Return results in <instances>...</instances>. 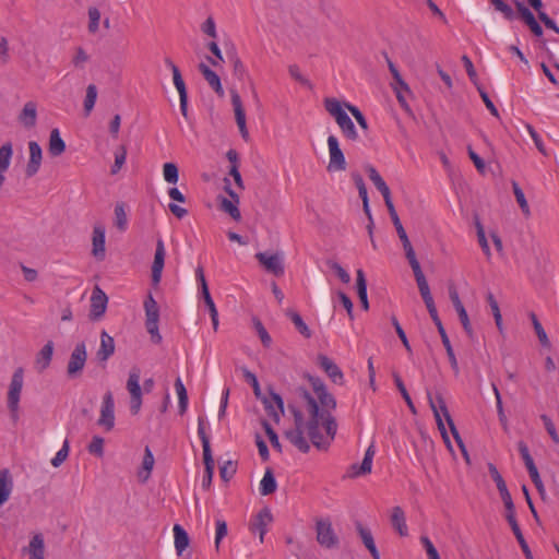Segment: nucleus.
Listing matches in <instances>:
<instances>
[{"label": "nucleus", "instance_id": "nucleus-10", "mask_svg": "<svg viewBox=\"0 0 559 559\" xmlns=\"http://www.w3.org/2000/svg\"><path fill=\"white\" fill-rule=\"evenodd\" d=\"M87 358L86 345L84 342L78 343L70 355L67 366V374L73 379L81 374Z\"/></svg>", "mask_w": 559, "mask_h": 559}, {"label": "nucleus", "instance_id": "nucleus-12", "mask_svg": "<svg viewBox=\"0 0 559 559\" xmlns=\"http://www.w3.org/2000/svg\"><path fill=\"white\" fill-rule=\"evenodd\" d=\"M255 259L269 273L275 276H282L285 272L281 253L267 254L266 252H258Z\"/></svg>", "mask_w": 559, "mask_h": 559}, {"label": "nucleus", "instance_id": "nucleus-13", "mask_svg": "<svg viewBox=\"0 0 559 559\" xmlns=\"http://www.w3.org/2000/svg\"><path fill=\"white\" fill-rule=\"evenodd\" d=\"M97 424L110 431L115 426V402L111 392H107L103 397L100 416Z\"/></svg>", "mask_w": 559, "mask_h": 559}, {"label": "nucleus", "instance_id": "nucleus-30", "mask_svg": "<svg viewBox=\"0 0 559 559\" xmlns=\"http://www.w3.org/2000/svg\"><path fill=\"white\" fill-rule=\"evenodd\" d=\"M391 524L401 536L408 534L405 513L401 507H394L391 514Z\"/></svg>", "mask_w": 559, "mask_h": 559}, {"label": "nucleus", "instance_id": "nucleus-60", "mask_svg": "<svg viewBox=\"0 0 559 559\" xmlns=\"http://www.w3.org/2000/svg\"><path fill=\"white\" fill-rule=\"evenodd\" d=\"M70 444L66 439L61 449L56 453V455L51 460V465L53 467H59L69 456Z\"/></svg>", "mask_w": 559, "mask_h": 559}, {"label": "nucleus", "instance_id": "nucleus-64", "mask_svg": "<svg viewBox=\"0 0 559 559\" xmlns=\"http://www.w3.org/2000/svg\"><path fill=\"white\" fill-rule=\"evenodd\" d=\"M90 60V56L82 47H76L72 58V64L78 69H83L84 64Z\"/></svg>", "mask_w": 559, "mask_h": 559}, {"label": "nucleus", "instance_id": "nucleus-41", "mask_svg": "<svg viewBox=\"0 0 559 559\" xmlns=\"http://www.w3.org/2000/svg\"><path fill=\"white\" fill-rule=\"evenodd\" d=\"M175 389L179 400V414L183 415L188 408V393L180 378L176 379Z\"/></svg>", "mask_w": 559, "mask_h": 559}, {"label": "nucleus", "instance_id": "nucleus-40", "mask_svg": "<svg viewBox=\"0 0 559 559\" xmlns=\"http://www.w3.org/2000/svg\"><path fill=\"white\" fill-rule=\"evenodd\" d=\"M154 463H155V460H154L152 451L150 450L148 447H145L144 456H143V461H142V471L139 473V477L142 478L143 481L148 479L151 472L153 469Z\"/></svg>", "mask_w": 559, "mask_h": 559}, {"label": "nucleus", "instance_id": "nucleus-63", "mask_svg": "<svg viewBox=\"0 0 559 559\" xmlns=\"http://www.w3.org/2000/svg\"><path fill=\"white\" fill-rule=\"evenodd\" d=\"M253 324H254V328L257 330V333H258L263 346L270 347L272 344V338H271L270 334L267 333L266 329L264 328V325L262 324V322L259 319L254 318Z\"/></svg>", "mask_w": 559, "mask_h": 559}, {"label": "nucleus", "instance_id": "nucleus-1", "mask_svg": "<svg viewBox=\"0 0 559 559\" xmlns=\"http://www.w3.org/2000/svg\"><path fill=\"white\" fill-rule=\"evenodd\" d=\"M298 392L307 402L309 419L305 421L302 412L288 404L294 428L286 430L284 437L300 452L308 453L310 445L304 436L306 431L318 450H326L337 430V423L331 413L336 408V400L328 390L317 394V400L304 388H299Z\"/></svg>", "mask_w": 559, "mask_h": 559}, {"label": "nucleus", "instance_id": "nucleus-16", "mask_svg": "<svg viewBox=\"0 0 559 559\" xmlns=\"http://www.w3.org/2000/svg\"><path fill=\"white\" fill-rule=\"evenodd\" d=\"M374 453H376L374 445L370 444L365 452V456H364L361 464L360 465L357 463L352 464L349 466V468L347 469V473L345 476L348 478H356V477L371 473L372 460H373Z\"/></svg>", "mask_w": 559, "mask_h": 559}, {"label": "nucleus", "instance_id": "nucleus-11", "mask_svg": "<svg viewBox=\"0 0 559 559\" xmlns=\"http://www.w3.org/2000/svg\"><path fill=\"white\" fill-rule=\"evenodd\" d=\"M264 405L266 414L278 424L281 416L284 414V401L282 396L275 393L272 389L269 390V395H263L259 399Z\"/></svg>", "mask_w": 559, "mask_h": 559}, {"label": "nucleus", "instance_id": "nucleus-15", "mask_svg": "<svg viewBox=\"0 0 559 559\" xmlns=\"http://www.w3.org/2000/svg\"><path fill=\"white\" fill-rule=\"evenodd\" d=\"M166 249L162 238L156 240V249L152 263V284L158 286L162 281V274L165 265Z\"/></svg>", "mask_w": 559, "mask_h": 559}, {"label": "nucleus", "instance_id": "nucleus-17", "mask_svg": "<svg viewBox=\"0 0 559 559\" xmlns=\"http://www.w3.org/2000/svg\"><path fill=\"white\" fill-rule=\"evenodd\" d=\"M273 522V515L269 508L261 509L250 523V531L259 533L260 542L263 543L267 526Z\"/></svg>", "mask_w": 559, "mask_h": 559}, {"label": "nucleus", "instance_id": "nucleus-35", "mask_svg": "<svg viewBox=\"0 0 559 559\" xmlns=\"http://www.w3.org/2000/svg\"><path fill=\"white\" fill-rule=\"evenodd\" d=\"M285 314L292 320L295 328L298 330V332L305 336L306 338H310L312 336L311 330L308 328V325L304 322L301 316L296 312L293 309L286 310Z\"/></svg>", "mask_w": 559, "mask_h": 559}, {"label": "nucleus", "instance_id": "nucleus-24", "mask_svg": "<svg viewBox=\"0 0 559 559\" xmlns=\"http://www.w3.org/2000/svg\"><path fill=\"white\" fill-rule=\"evenodd\" d=\"M174 84L179 93L180 97V111L185 118L188 117V92L186 87V83L182 79L179 68H175V72L173 73Z\"/></svg>", "mask_w": 559, "mask_h": 559}, {"label": "nucleus", "instance_id": "nucleus-49", "mask_svg": "<svg viewBox=\"0 0 559 559\" xmlns=\"http://www.w3.org/2000/svg\"><path fill=\"white\" fill-rule=\"evenodd\" d=\"M512 189H513V193H514V197L516 199V202L519 203L523 214L526 217L530 216L531 211H530V206H528V203H527V201L525 199L523 190L520 188L519 183L515 182V181L512 182Z\"/></svg>", "mask_w": 559, "mask_h": 559}, {"label": "nucleus", "instance_id": "nucleus-19", "mask_svg": "<svg viewBox=\"0 0 559 559\" xmlns=\"http://www.w3.org/2000/svg\"><path fill=\"white\" fill-rule=\"evenodd\" d=\"M29 159L25 168V176L27 178L34 177L41 165L43 151L40 145L36 141L28 142Z\"/></svg>", "mask_w": 559, "mask_h": 559}, {"label": "nucleus", "instance_id": "nucleus-25", "mask_svg": "<svg viewBox=\"0 0 559 559\" xmlns=\"http://www.w3.org/2000/svg\"><path fill=\"white\" fill-rule=\"evenodd\" d=\"M114 353L115 341L106 331H103L100 334V346L96 353V357L99 361H106Z\"/></svg>", "mask_w": 559, "mask_h": 559}, {"label": "nucleus", "instance_id": "nucleus-7", "mask_svg": "<svg viewBox=\"0 0 559 559\" xmlns=\"http://www.w3.org/2000/svg\"><path fill=\"white\" fill-rule=\"evenodd\" d=\"M24 382V371L23 368H17L12 376L9 391H8V408L11 414V418L13 421H17L19 419V403L21 397V392Z\"/></svg>", "mask_w": 559, "mask_h": 559}, {"label": "nucleus", "instance_id": "nucleus-29", "mask_svg": "<svg viewBox=\"0 0 559 559\" xmlns=\"http://www.w3.org/2000/svg\"><path fill=\"white\" fill-rule=\"evenodd\" d=\"M29 559H45V543L41 534H35L27 548Z\"/></svg>", "mask_w": 559, "mask_h": 559}, {"label": "nucleus", "instance_id": "nucleus-22", "mask_svg": "<svg viewBox=\"0 0 559 559\" xmlns=\"http://www.w3.org/2000/svg\"><path fill=\"white\" fill-rule=\"evenodd\" d=\"M318 365L321 369L324 370V372L328 374V377L336 384H343L344 383V374L340 367L328 356L325 355H319L318 356Z\"/></svg>", "mask_w": 559, "mask_h": 559}, {"label": "nucleus", "instance_id": "nucleus-28", "mask_svg": "<svg viewBox=\"0 0 559 559\" xmlns=\"http://www.w3.org/2000/svg\"><path fill=\"white\" fill-rule=\"evenodd\" d=\"M66 151V143L58 129H52L49 135L48 152L52 157L60 156Z\"/></svg>", "mask_w": 559, "mask_h": 559}, {"label": "nucleus", "instance_id": "nucleus-61", "mask_svg": "<svg viewBox=\"0 0 559 559\" xmlns=\"http://www.w3.org/2000/svg\"><path fill=\"white\" fill-rule=\"evenodd\" d=\"M100 21V12L97 8L91 7L88 9V32L95 34L98 31Z\"/></svg>", "mask_w": 559, "mask_h": 559}, {"label": "nucleus", "instance_id": "nucleus-62", "mask_svg": "<svg viewBox=\"0 0 559 559\" xmlns=\"http://www.w3.org/2000/svg\"><path fill=\"white\" fill-rule=\"evenodd\" d=\"M403 248H404V251H405V255H406V259L413 270V272L415 271H418V270H421L420 267V264L416 258V254H415V251H414V248L411 243V241L406 242V243H403Z\"/></svg>", "mask_w": 559, "mask_h": 559}, {"label": "nucleus", "instance_id": "nucleus-21", "mask_svg": "<svg viewBox=\"0 0 559 559\" xmlns=\"http://www.w3.org/2000/svg\"><path fill=\"white\" fill-rule=\"evenodd\" d=\"M105 226L100 223H97L93 227V237H92V254L99 261L104 260L106 248H105Z\"/></svg>", "mask_w": 559, "mask_h": 559}, {"label": "nucleus", "instance_id": "nucleus-42", "mask_svg": "<svg viewBox=\"0 0 559 559\" xmlns=\"http://www.w3.org/2000/svg\"><path fill=\"white\" fill-rule=\"evenodd\" d=\"M439 334H440L442 344H443V346H444V348L447 350V355H448L450 365H451L452 369L457 373L459 372L457 360H456L454 350L452 348L451 342L449 340V336H448V334L445 332V329L442 330V331H439Z\"/></svg>", "mask_w": 559, "mask_h": 559}, {"label": "nucleus", "instance_id": "nucleus-53", "mask_svg": "<svg viewBox=\"0 0 559 559\" xmlns=\"http://www.w3.org/2000/svg\"><path fill=\"white\" fill-rule=\"evenodd\" d=\"M227 57L234 67V72L238 78H242L245 74V67L238 57L236 49L231 46V51H227Z\"/></svg>", "mask_w": 559, "mask_h": 559}, {"label": "nucleus", "instance_id": "nucleus-23", "mask_svg": "<svg viewBox=\"0 0 559 559\" xmlns=\"http://www.w3.org/2000/svg\"><path fill=\"white\" fill-rule=\"evenodd\" d=\"M226 192L230 197L229 199L222 198L221 201V210L228 213L233 219L239 221L241 218L240 211L237 206L239 203L238 194L229 187V182L227 181Z\"/></svg>", "mask_w": 559, "mask_h": 559}, {"label": "nucleus", "instance_id": "nucleus-51", "mask_svg": "<svg viewBox=\"0 0 559 559\" xmlns=\"http://www.w3.org/2000/svg\"><path fill=\"white\" fill-rule=\"evenodd\" d=\"M195 276H197V280H198V282L200 284L201 295H202V298H203L204 302L211 301L212 297H211V294H210V290H209V286H207V283H206L205 276H204V271H203L202 266H198L197 267Z\"/></svg>", "mask_w": 559, "mask_h": 559}, {"label": "nucleus", "instance_id": "nucleus-20", "mask_svg": "<svg viewBox=\"0 0 559 559\" xmlns=\"http://www.w3.org/2000/svg\"><path fill=\"white\" fill-rule=\"evenodd\" d=\"M514 4H515L516 11H518L520 17L528 26L531 32L536 37L543 36V34H544L543 28L539 25V23L536 21L535 16L531 12V10L527 7H525L523 2H521L519 0H514Z\"/></svg>", "mask_w": 559, "mask_h": 559}, {"label": "nucleus", "instance_id": "nucleus-31", "mask_svg": "<svg viewBox=\"0 0 559 559\" xmlns=\"http://www.w3.org/2000/svg\"><path fill=\"white\" fill-rule=\"evenodd\" d=\"M174 536L176 552L178 556H182L183 551L187 549L190 543L189 535L181 525L175 524Z\"/></svg>", "mask_w": 559, "mask_h": 559}, {"label": "nucleus", "instance_id": "nucleus-59", "mask_svg": "<svg viewBox=\"0 0 559 559\" xmlns=\"http://www.w3.org/2000/svg\"><path fill=\"white\" fill-rule=\"evenodd\" d=\"M456 312H457L460 322H461L465 333L467 334L468 338L469 340H474L475 333H474V330L472 328V324H471V321H469V318H468L466 309L465 308L459 309Z\"/></svg>", "mask_w": 559, "mask_h": 559}, {"label": "nucleus", "instance_id": "nucleus-9", "mask_svg": "<svg viewBox=\"0 0 559 559\" xmlns=\"http://www.w3.org/2000/svg\"><path fill=\"white\" fill-rule=\"evenodd\" d=\"M328 146L330 153V160L328 164V171H344L347 168V163L344 156L343 151L340 147V143L336 136L330 135L328 138Z\"/></svg>", "mask_w": 559, "mask_h": 559}, {"label": "nucleus", "instance_id": "nucleus-50", "mask_svg": "<svg viewBox=\"0 0 559 559\" xmlns=\"http://www.w3.org/2000/svg\"><path fill=\"white\" fill-rule=\"evenodd\" d=\"M97 98V88L94 84H90L86 88V96L84 99L85 116H88L95 106Z\"/></svg>", "mask_w": 559, "mask_h": 559}, {"label": "nucleus", "instance_id": "nucleus-44", "mask_svg": "<svg viewBox=\"0 0 559 559\" xmlns=\"http://www.w3.org/2000/svg\"><path fill=\"white\" fill-rule=\"evenodd\" d=\"M115 226L120 231H124L128 227V216L123 202H118L115 206Z\"/></svg>", "mask_w": 559, "mask_h": 559}, {"label": "nucleus", "instance_id": "nucleus-36", "mask_svg": "<svg viewBox=\"0 0 559 559\" xmlns=\"http://www.w3.org/2000/svg\"><path fill=\"white\" fill-rule=\"evenodd\" d=\"M277 488V484L271 468H267L264 473V476L260 483V493L262 496H269L275 492Z\"/></svg>", "mask_w": 559, "mask_h": 559}, {"label": "nucleus", "instance_id": "nucleus-3", "mask_svg": "<svg viewBox=\"0 0 559 559\" xmlns=\"http://www.w3.org/2000/svg\"><path fill=\"white\" fill-rule=\"evenodd\" d=\"M427 399H428L429 406L433 413V416H435V419L437 423V427L442 436L443 441L447 443V445L449 448L451 447L450 438L448 436L445 426L443 424L442 416L444 417V419L451 430V433H452L455 442L457 443L461 452L465 453V451H467V450H466L464 442H463V440L454 425V421L449 413V409L447 407V404H445V401H444L442 394L437 393L436 396L433 397L431 395V393L429 391H427Z\"/></svg>", "mask_w": 559, "mask_h": 559}, {"label": "nucleus", "instance_id": "nucleus-5", "mask_svg": "<svg viewBox=\"0 0 559 559\" xmlns=\"http://www.w3.org/2000/svg\"><path fill=\"white\" fill-rule=\"evenodd\" d=\"M427 399H428L429 406L433 413V416H435V419L437 423V427L442 436L443 441L447 443V445L449 448L451 447L450 438L448 436L445 426L443 424L442 416L444 417V419L451 430V433H452L455 442L457 443L461 452L465 453V451H467V450H466L464 442H463V440L454 425V421L449 413V409L447 407V404H445V401H444L442 394L437 393L436 396L433 397L431 395V393L429 391H427Z\"/></svg>", "mask_w": 559, "mask_h": 559}, {"label": "nucleus", "instance_id": "nucleus-33", "mask_svg": "<svg viewBox=\"0 0 559 559\" xmlns=\"http://www.w3.org/2000/svg\"><path fill=\"white\" fill-rule=\"evenodd\" d=\"M356 276L357 295L359 297L362 309L368 310L369 301L367 296V281L364 271L361 269L357 270Z\"/></svg>", "mask_w": 559, "mask_h": 559}, {"label": "nucleus", "instance_id": "nucleus-45", "mask_svg": "<svg viewBox=\"0 0 559 559\" xmlns=\"http://www.w3.org/2000/svg\"><path fill=\"white\" fill-rule=\"evenodd\" d=\"M127 389L130 393V395H138L142 394L141 386H140V369L139 368H132L129 378L127 381Z\"/></svg>", "mask_w": 559, "mask_h": 559}, {"label": "nucleus", "instance_id": "nucleus-39", "mask_svg": "<svg viewBox=\"0 0 559 559\" xmlns=\"http://www.w3.org/2000/svg\"><path fill=\"white\" fill-rule=\"evenodd\" d=\"M413 273H414V276H415V280H416V283H417V286H418V289H419V293H420V296H421L424 302H427V300H429V301L433 300L431 293H430L428 282L426 280L423 271L418 270Z\"/></svg>", "mask_w": 559, "mask_h": 559}, {"label": "nucleus", "instance_id": "nucleus-54", "mask_svg": "<svg viewBox=\"0 0 559 559\" xmlns=\"http://www.w3.org/2000/svg\"><path fill=\"white\" fill-rule=\"evenodd\" d=\"M488 471H489L491 478L496 483L499 493L508 490L507 484H506L504 479L502 478L501 474L499 473L498 468L496 467V465L492 463H489Z\"/></svg>", "mask_w": 559, "mask_h": 559}, {"label": "nucleus", "instance_id": "nucleus-2", "mask_svg": "<svg viewBox=\"0 0 559 559\" xmlns=\"http://www.w3.org/2000/svg\"><path fill=\"white\" fill-rule=\"evenodd\" d=\"M427 399H428L429 406L433 413V416H435V419L437 423V427L442 436L443 441L447 443V445L449 448L451 447L450 438L448 436L445 426L443 424L442 416L444 417V419L451 430V433H452L455 442L457 443L461 452L465 453V451H467V450H466L464 442H463V440L454 425V421L449 413V409L447 407V404H445V401H444L442 394L437 393L436 396L433 397L431 395V393L429 391H427Z\"/></svg>", "mask_w": 559, "mask_h": 559}, {"label": "nucleus", "instance_id": "nucleus-37", "mask_svg": "<svg viewBox=\"0 0 559 559\" xmlns=\"http://www.w3.org/2000/svg\"><path fill=\"white\" fill-rule=\"evenodd\" d=\"M204 463V475L202 478V487L204 489H209L212 484V478L214 475L215 463L212 454L203 455Z\"/></svg>", "mask_w": 559, "mask_h": 559}, {"label": "nucleus", "instance_id": "nucleus-27", "mask_svg": "<svg viewBox=\"0 0 559 559\" xmlns=\"http://www.w3.org/2000/svg\"><path fill=\"white\" fill-rule=\"evenodd\" d=\"M199 70L207 84L215 91V93L218 96H223L224 90L219 76L203 62L199 64Z\"/></svg>", "mask_w": 559, "mask_h": 559}, {"label": "nucleus", "instance_id": "nucleus-32", "mask_svg": "<svg viewBox=\"0 0 559 559\" xmlns=\"http://www.w3.org/2000/svg\"><path fill=\"white\" fill-rule=\"evenodd\" d=\"M12 491V478L9 469H0V506L5 503Z\"/></svg>", "mask_w": 559, "mask_h": 559}, {"label": "nucleus", "instance_id": "nucleus-14", "mask_svg": "<svg viewBox=\"0 0 559 559\" xmlns=\"http://www.w3.org/2000/svg\"><path fill=\"white\" fill-rule=\"evenodd\" d=\"M107 304V295L99 286L96 285L91 296L90 319L93 321L99 320L106 312Z\"/></svg>", "mask_w": 559, "mask_h": 559}, {"label": "nucleus", "instance_id": "nucleus-48", "mask_svg": "<svg viewBox=\"0 0 559 559\" xmlns=\"http://www.w3.org/2000/svg\"><path fill=\"white\" fill-rule=\"evenodd\" d=\"M13 148L12 143L7 142L0 147V171H5L12 158Z\"/></svg>", "mask_w": 559, "mask_h": 559}, {"label": "nucleus", "instance_id": "nucleus-46", "mask_svg": "<svg viewBox=\"0 0 559 559\" xmlns=\"http://www.w3.org/2000/svg\"><path fill=\"white\" fill-rule=\"evenodd\" d=\"M530 319L532 321V324L534 326V330L538 337L539 343L542 344V346L549 348L550 347L549 338H548L547 333L545 332L543 325L540 324L537 316L534 312H531Z\"/></svg>", "mask_w": 559, "mask_h": 559}, {"label": "nucleus", "instance_id": "nucleus-26", "mask_svg": "<svg viewBox=\"0 0 559 559\" xmlns=\"http://www.w3.org/2000/svg\"><path fill=\"white\" fill-rule=\"evenodd\" d=\"M37 120V105L35 102H27L19 115V121L25 128H33Z\"/></svg>", "mask_w": 559, "mask_h": 559}, {"label": "nucleus", "instance_id": "nucleus-43", "mask_svg": "<svg viewBox=\"0 0 559 559\" xmlns=\"http://www.w3.org/2000/svg\"><path fill=\"white\" fill-rule=\"evenodd\" d=\"M336 123L338 124L345 138L352 141H356L358 139V133L356 131L355 124L349 118V116H346L342 120H338Z\"/></svg>", "mask_w": 559, "mask_h": 559}, {"label": "nucleus", "instance_id": "nucleus-34", "mask_svg": "<svg viewBox=\"0 0 559 559\" xmlns=\"http://www.w3.org/2000/svg\"><path fill=\"white\" fill-rule=\"evenodd\" d=\"M53 354V343L51 341L47 342L44 347L40 349L36 357V366L39 371L45 370L50 365L51 358Z\"/></svg>", "mask_w": 559, "mask_h": 559}, {"label": "nucleus", "instance_id": "nucleus-6", "mask_svg": "<svg viewBox=\"0 0 559 559\" xmlns=\"http://www.w3.org/2000/svg\"><path fill=\"white\" fill-rule=\"evenodd\" d=\"M144 309L146 317V331L151 335L152 342L155 344H159L162 342V335L159 334L158 331L159 308L152 294H148V296L144 300Z\"/></svg>", "mask_w": 559, "mask_h": 559}, {"label": "nucleus", "instance_id": "nucleus-4", "mask_svg": "<svg viewBox=\"0 0 559 559\" xmlns=\"http://www.w3.org/2000/svg\"><path fill=\"white\" fill-rule=\"evenodd\" d=\"M427 399H428L429 406L433 413V416H435V419L437 423V427L442 436L443 441L447 443V445L449 448L451 447L450 438L448 436L445 426L443 424L442 416L444 417V419L451 430V433H452L455 442L457 443L461 452L465 453V451H467V450H466L464 442H463V440L454 425V421L449 413V409L447 407V404H445V401H444L442 394L437 393L436 396L433 397L431 395V393L429 391H427Z\"/></svg>", "mask_w": 559, "mask_h": 559}, {"label": "nucleus", "instance_id": "nucleus-56", "mask_svg": "<svg viewBox=\"0 0 559 559\" xmlns=\"http://www.w3.org/2000/svg\"><path fill=\"white\" fill-rule=\"evenodd\" d=\"M127 158V148L124 145L119 146L115 152V163L111 167V174L116 175L123 164L126 163Z\"/></svg>", "mask_w": 559, "mask_h": 559}, {"label": "nucleus", "instance_id": "nucleus-55", "mask_svg": "<svg viewBox=\"0 0 559 559\" xmlns=\"http://www.w3.org/2000/svg\"><path fill=\"white\" fill-rule=\"evenodd\" d=\"M389 215H390L391 221L396 229L399 238L402 241V245L408 242L409 241L408 236L400 221L396 210H393V212H389Z\"/></svg>", "mask_w": 559, "mask_h": 559}, {"label": "nucleus", "instance_id": "nucleus-52", "mask_svg": "<svg viewBox=\"0 0 559 559\" xmlns=\"http://www.w3.org/2000/svg\"><path fill=\"white\" fill-rule=\"evenodd\" d=\"M495 7V10L500 12L504 19L512 21L515 17V13L512 8L503 0H489Z\"/></svg>", "mask_w": 559, "mask_h": 559}, {"label": "nucleus", "instance_id": "nucleus-57", "mask_svg": "<svg viewBox=\"0 0 559 559\" xmlns=\"http://www.w3.org/2000/svg\"><path fill=\"white\" fill-rule=\"evenodd\" d=\"M164 178L169 183H176L179 179L178 167L174 163H166L163 166Z\"/></svg>", "mask_w": 559, "mask_h": 559}, {"label": "nucleus", "instance_id": "nucleus-38", "mask_svg": "<svg viewBox=\"0 0 559 559\" xmlns=\"http://www.w3.org/2000/svg\"><path fill=\"white\" fill-rule=\"evenodd\" d=\"M324 108L331 116L335 118L336 122L348 116L336 98H325Z\"/></svg>", "mask_w": 559, "mask_h": 559}, {"label": "nucleus", "instance_id": "nucleus-47", "mask_svg": "<svg viewBox=\"0 0 559 559\" xmlns=\"http://www.w3.org/2000/svg\"><path fill=\"white\" fill-rule=\"evenodd\" d=\"M393 378H394V382H395V385L397 388V390L400 391L403 400L405 401V403L407 404L409 411L413 413V414H416L417 411H416V407L405 388V384L402 380V378L400 377V374L397 372H393Z\"/></svg>", "mask_w": 559, "mask_h": 559}, {"label": "nucleus", "instance_id": "nucleus-8", "mask_svg": "<svg viewBox=\"0 0 559 559\" xmlns=\"http://www.w3.org/2000/svg\"><path fill=\"white\" fill-rule=\"evenodd\" d=\"M316 532L318 544L326 549L337 548L340 538L336 535L330 519H319L316 521Z\"/></svg>", "mask_w": 559, "mask_h": 559}, {"label": "nucleus", "instance_id": "nucleus-58", "mask_svg": "<svg viewBox=\"0 0 559 559\" xmlns=\"http://www.w3.org/2000/svg\"><path fill=\"white\" fill-rule=\"evenodd\" d=\"M87 451L97 457H103L104 456V438H102L99 436H94L92 438V441L87 445Z\"/></svg>", "mask_w": 559, "mask_h": 559}, {"label": "nucleus", "instance_id": "nucleus-18", "mask_svg": "<svg viewBox=\"0 0 559 559\" xmlns=\"http://www.w3.org/2000/svg\"><path fill=\"white\" fill-rule=\"evenodd\" d=\"M230 96H231V105H233L234 111H235L236 123L239 128V132H240L242 139L245 141H248L249 140V131H248L247 124H246V112H245V109L242 106L240 95L238 94L237 91L233 90L230 92Z\"/></svg>", "mask_w": 559, "mask_h": 559}]
</instances>
